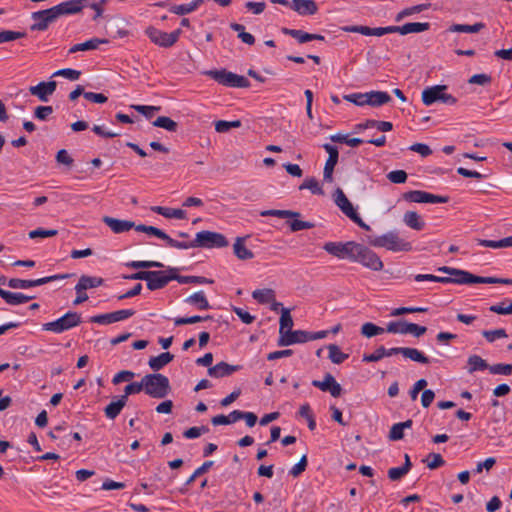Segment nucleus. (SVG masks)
Wrapping results in <instances>:
<instances>
[{
	"instance_id": "1",
	"label": "nucleus",
	"mask_w": 512,
	"mask_h": 512,
	"mask_svg": "<svg viewBox=\"0 0 512 512\" xmlns=\"http://www.w3.org/2000/svg\"><path fill=\"white\" fill-rule=\"evenodd\" d=\"M439 272L448 274V276H435L432 274H417L414 276V280L417 282L432 281L444 284H505L512 285V279L509 278H498V277H483L474 275L466 270L453 268L449 266H441L437 269Z\"/></svg>"
},
{
	"instance_id": "2",
	"label": "nucleus",
	"mask_w": 512,
	"mask_h": 512,
	"mask_svg": "<svg viewBox=\"0 0 512 512\" xmlns=\"http://www.w3.org/2000/svg\"><path fill=\"white\" fill-rule=\"evenodd\" d=\"M65 15L68 14L62 2L49 9L33 12L31 14V18L34 23L31 25L30 29L32 31H45L51 23Z\"/></svg>"
},
{
	"instance_id": "3",
	"label": "nucleus",
	"mask_w": 512,
	"mask_h": 512,
	"mask_svg": "<svg viewBox=\"0 0 512 512\" xmlns=\"http://www.w3.org/2000/svg\"><path fill=\"white\" fill-rule=\"evenodd\" d=\"M369 244L378 248H385L392 252H408L412 250L410 242L400 238L398 233L389 231L381 236L369 238Z\"/></svg>"
},
{
	"instance_id": "4",
	"label": "nucleus",
	"mask_w": 512,
	"mask_h": 512,
	"mask_svg": "<svg viewBox=\"0 0 512 512\" xmlns=\"http://www.w3.org/2000/svg\"><path fill=\"white\" fill-rule=\"evenodd\" d=\"M144 392L152 398L162 399L170 390V382L167 376L160 373L147 374L143 377Z\"/></svg>"
},
{
	"instance_id": "5",
	"label": "nucleus",
	"mask_w": 512,
	"mask_h": 512,
	"mask_svg": "<svg viewBox=\"0 0 512 512\" xmlns=\"http://www.w3.org/2000/svg\"><path fill=\"white\" fill-rule=\"evenodd\" d=\"M351 261L358 262L372 271H381L384 267L381 258L373 250L359 243H356Z\"/></svg>"
},
{
	"instance_id": "6",
	"label": "nucleus",
	"mask_w": 512,
	"mask_h": 512,
	"mask_svg": "<svg viewBox=\"0 0 512 512\" xmlns=\"http://www.w3.org/2000/svg\"><path fill=\"white\" fill-rule=\"evenodd\" d=\"M81 322V315L79 313L68 311L60 318L51 322L44 323L42 325V330L60 334L74 327H77Z\"/></svg>"
},
{
	"instance_id": "7",
	"label": "nucleus",
	"mask_w": 512,
	"mask_h": 512,
	"mask_svg": "<svg viewBox=\"0 0 512 512\" xmlns=\"http://www.w3.org/2000/svg\"><path fill=\"white\" fill-rule=\"evenodd\" d=\"M206 74L226 87L248 88L250 86V82L246 77L227 71L226 69L210 70L207 71Z\"/></svg>"
},
{
	"instance_id": "8",
	"label": "nucleus",
	"mask_w": 512,
	"mask_h": 512,
	"mask_svg": "<svg viewBox=\"0 0 512 512\" xmlns=\"http://www.w3.org/2000/svg\"><path fill=\"white\" fill-rule=\"evenodd\" d=\"M334 201L339 209L359 227L366 231L371 230V227L362 220L341 188L335 190Z\"/></svg>"
},
{
	"instance_id": "9",
	"label": "nucleus",
	"mask_w": 512,
	"mask_h": 512,
	"mask_svg": "<svg viewBox=\"0 0 512 512\" xmlns=\"http://www.w3.org/2000/svg\"><path fill=\"white\" fill-rule=\"evenodd\" d=\"M181 33V29H176L170 33H167L153 26H149L145 30V34L148 36L151 42L163 48L172 47L179 40Z\"/></svg>"
},
{
	"instance_id": "10",
	"label": "nucleus",
	"mask_w": 512,
	"mask_h": 512,
	"mask_svg": "<svg viewBox=\"0 0 512 512\" xmlns=\"http://www.w3.org/2000/svg\"><path fill=\"white\" fill-rule=\"evenodd\" d=\"M196 247L203 248H222L228 246L226 237L218 232L200 231L195 237Z\"/></svg>"
},
{
	"instance_id": "11",
	"label": "nucleus",
	"mask_w": 512,
	"mask_h": 512,
	"mask_svg": "<svg viewBox=\"0 0 512 512\" xmlns=\"http://www.w3.org/2000/svg\"><path fill=\"white\" fill-rule=\"evenodd\" d=\"M386 331L393 334H412L419 338L426 333L427 328L406 320H398L389 322Z\"/></svg>"
},
{
	"instance_id": "12",
	"label": "nucleus",
	"mask_w": 512,
	"mask_h": 512,
	"mask_svg": "<svg viewBox=\"0 0 512 512\" xmlns=\"http://www.w3.org/2000/svg\"><path fill=\"white\" fill-rule=\"evenodd\" d=\"M176 268H169L166 271H149L150 276L146 280L147 288L151 291L164 288L170 281L175 280Z\"/></svg>"
},
{
	"instance_id": "13",
	"label": "nucleus",
	"mask_w": 512,
	"mask_h": 512,
	"mask_svg": "<svg viewBox=\"0 0 512 512\" xmlns=\"http://www.w3.org/2000/svg\"><path fill=\"white\" fill-rule=\"evenodd\" d=\"M402 198L405 201L413 202V203H447L448 197L435 195L422 190H411L403 193Z\"/></svg>"
},
{
	"instance_id": "14",
	"label": "nucleus",
	"mask_w": 512,
	"mask_h": 512,
	"mask_svg": "<svg viewBox=\"0 0 512 512\" xmlns=\"http://www.w3.org/2000/svg\"><path fill=\"white\" fill-rule=\"evenodd\" d=\"M356 246V242L349 241L346 243L342 242H326L323 246V249L340 259L347 258L349 260H352V256L354 253V249Z\"/></svg>"
},
{
	"instance_id": "15",
	"label": "nucleus",
	"mask_w": 512,
	"mask_h": 512,
	"mask_svg": "<svg viewBox=\"0 0 512 512\" xmlns=\"http://www.w3.org/2000/svg\"><path fill=\"white\" fill-rule=\"evenodd\" d=\"M136 311L134 309H122L110 313L95 315L90 321L100 325H109L115 322L126 320L132 317Z\"/></svg>"
},
{
	"instance_id": "16",
	"label": "nucleus",
	"mask_w": 512,
	"mask_h": 512,
	"mask_svg": "<svg viewBox=\"0 0 512 512\" xmlns=\"http://www.w3.org/2000/svg\"><path fill=\"white\" fill-rule=\"evenodd\" d=\"M323 148L328 153V159L325 162L324 170H323V180L325 182L331 183L333 182V172L334 168L339 160V151L338 148L331 144H324Z\"/></svg>"
},
{
	"instance_id": "17",
	"label": "nucleus",
	"mask_w": 512,
	"mask_h": 512,
	"mask_svg": "<svg viewBox=\"0 0 512 512\" xmlns=\"http://www.w3.org/2000/svg\"><path fill=\"white\" fill-rule=\"evenodd\" d=\"M56 81H42L35 86H30L29 92L42 102H47L49 97L56 91Z\"/></svg>"
},
{
	"instance_id": "18",
	"label": "nucleus",
	"mask_w": 512,
	"mask_h": 512,
	"mask_svg": "<svg viewBox=\"0 0 512 512\" xmlns=\"http://www.w3.org/2000/svg\"><path fill=\"white\" fill-rule=\"evenodd\" d=\"M306 342H309L308 331L287 330L283 336H279L277 345L283 347Z\"/></svg>"
},
{
	"instance_id": "19",
	"label": "nucleus",
	"mask_w": 512,
	"mask_h": 512,
	"mask_svg": "<svg viewBox=\"0 0 512 512\" xmlns=\"http://www.w3.org/2000/svg\"><path fill=\"white\" fill-rule=\"evenodd\" d=\"M447 90L446 85H435L428 87L422 92V101L426 106H430L437 101L443 102L445 91Z\"/></svg>"
},
{
	"instance_id": "20",
	"label": "nucleus",
	"mask_w": 512,
	"mask_h": 512,
	"mask_svg": "<svg viewBox=\"0 0 512 512\" xmlns=\"http://www.w3.org/2000/svg\"><path fill=\"white\" fill-rule=\"evenodd\" d=\"M289 7L300 16L314 15L318 11L317 3L314 0H292Z\"/></svg>"
},
{
	"instance_id": "21",
	"label": "nucleus",
	"mask_w": 512,
	"mask_h": 512,
	"mask_svg": "<svg viewBox=\"0 0 512 512\" xmlns=\"http://www.w3.org/2000/svg\"><path fill=\"white\" fill-rule=\"evenodd\" d=\"M242 368L241 365H231L227 362H219L215 366L208 368V375L213 378H223L239 371Z\"/></svg>"
},
{
	"instance_id": "22",
	"label": "nucleus",
	"mask_w": 512,
	"mask_h": 512,
	"mask_svg": "<svg viewBox=\"0 0 512 512\" xmlns=\"http://www.w3.org/2000/svg\"><path fill=\"white\" fill-rule=\"evenodd\" d=\"M104 224H106L115 234L127 232L134 227V222L130 220H121L113 218L111 216H104L102 218Z\"/></svg>"
},
{
	"instance_id": "23",
	"label": "nucleus",
	"mask_w": 512,
	"mask_h": 512,
	"mask_svg": "<svg viewBox=\"0 0 512 512\" xmlns=\"http://www.w3.org/2000/svg\"><path fill=\"white\" fill-rule=\"evenodd\" d=\"M104 283V279L97 276L82 275L75 286L76 292H83L87 289L96 288Z\"/></svg>"
},
{
	"instance_id": "24",
	"label": "nucleus",
	"mask_w": 512,
	"mask_h": 512,
	"mask_svg": "<svg viewBox=\"0 0 512 512\" xmlns=\"http://www.w3.org/2000/svg\"><path fill=\"white\" fill-rule=\"evenodd\" d=\"M127 404L126 396H119L115 401H112L104 408L105 416L108 419L114 420Z\"/></svg>"
},
{
	"instance_id": "25",
	"label": "nucleus",
	"mask_w": 512,
	"mask_h": 512,
	"mask_svg": "<svg viewBox=\"0 0 512 512\" xmlns=\"http://www.w3.org/2000/svg\"><path fill=\"white\" fill-rule=\"evenodd\" d=\"M0 297L9 305H20L34 299V296H28L23 293H14L10 291H0Z\"/></svg>"
},
{
	"instance_id": "26",
	"label": "nucleus",
	"mask_w": 512,
	"mask_h": 512,
	"mask_svg": "<svg viewBox=\"0 0 512 512\" xmlns=\"http://www.w3.org/2000/svg\"><path fill=\"white\" fill-rule=\"evenodd\" d=\"M403 222L406 226L416 231L423 230L426 225L422 217L415 211H407L403 215Z\"/></svg>"
},
{
	"instance_id": "27",
	"label": "nucleus",
	"mask_w": 512,
	"mask_h": 512,
	"mask_svg": "<svg viewBox=\"0 0 512 512\" xmlns=\"http://www.w3.org/2000/svg\"><path fill=\"white\" fill-rule=\"evenodd\" d=\"M391 100V96L386 91H370L368 92L367 105L379 107L389 103Z\"/></svg>"
},
{
	"instance_id": "28",
	"label": "nucleus",
	"mask_w": 512,
	"mask_h": 512,
	"mask_svg": "<svg viewBox=\"0 0 512 512\" xmlns=\"http://www.w3.org/2000/svg\"><path fill=\"white\" fill-rule=\"evenodd\" d=\"M96 0H68L62 2L68 15L77 14L81 12L85 7L91 8V5Z\"/></svg>"
},
{
	"instance_id": "29",
	"label": "nucleus",
	"mask_w": 512,
	"mask_h": 512,
	"mask_svg": "<svg viewBox=\"0 0 512 512\" xmlns=\"http://www.w3.org/2000/svg\"><path fill=\"white\" fill-rule=\"evenodd\" d=\"M174 359V355L170 352H163L158 356L151 357L148 361L149 367L153 371H159Z\"/></svg>"
},
{
	"instance_id": "30",
	"label": "nucleus",
	"mask_w": 512,
	"mask_h": 512,
	"mask_svg": "<svg viewBox=\"0 0 512 512\" xmlns=\"http://www.w3.org/2000/svg\"><path fill=\"white\" fill-rule=\"evenodd\" d=\"M108 40L100 38H92L83 43L73 45L69 49V53H76L78 51H88L98 49L100 44L107 43Z\"/></svg>"
},
{
	"instance_id": "31",
	"label": "nucleus",
	"mask_w": 512,
	"mask_h": 512,
	"mask_svg": "<svg viewBox=\"0 0 512 512\" xmlns=\"http://www.w3.org/2000/svg\"><path fill=\"white\" fill-rule=\"evenodd\" d=\"M245 238L237 237L233 245V252L240 260H249L254 257V253L244 245Z\"/></svg>"
},
{
	"instance_id": "32",
	"label": "nucleus",
	"mask_w": 512,
	"mask_h": 512,
	"mask_svg": "<svg viewBox=\"0 0 512 512\" xmlns=\"http://www.w3.org/2000/svg\"><path fill=\"white\" fill-rule=\"evenodd\" d=\"M490 365L478 355H471L467 359V371L473 374L476 371L489 370Z\"/></svg>"
},
{
	"instance_id": "33",
	"label": "nucleus",
	"mask_w": 512,
	"mask_h": 512,
	"mask_svg": "<svg viewBox=\"0 0 512 512\" xmlns=\"http://www.w3.org/2000/svg\"><path fill=\"white\" fill-rule=\"evenodd\" d=\"M203 2L204 0H193L187 4L172 5L169 11L176 15H186L195 11Z\"/></svg>"
},
{
	"instance_id": "34",
	"label": "nucleus",
	"mask_w": 512,
	"mask_h": 512,
	"mask_svg": "<svg viewBox=\"0 0 512 512\" xmlns=\"http://www.w3.org/2000/svg\"><path fill=\"white\" fill-rule=\"evenodd\" d=\"M186 303L196 305L199 310L210 309V304L206 298L204 291H198L185 299Z\"/></svg>"
},
{
	"instance_id": "35",
	"label": "nucleus",
	"mask_w": 512,
	"mask_h": 512,
	"mask_svg": "<svg viewBox=\"0 0 512 512\" xmlns=\"http://www.w3.org/2000/svg\"><path fill=\"white\" fill-rule=\"evenodd\" d=\"M430 29L428 22H409L401 26L400 35H407L411 33H421Z\"/></svg>"
},
{
	"instance_id": "36",
	"label": "nucleus",
	"mask_w": 512,
	"mask_h": 512,
	"mask_svg": "<svg viewBox=\"0 0 512 512\" xmlns=\"http://www.w3.org/2000/svg\"><path fill=\"white\" fill-rule=\"evenodd\" d=\"M154 212L162 215L165 218L185 219L186 211L182 209L167 208L161 206H155L152 208Z\"/></svg>"
},
{
	"instance_id": "37",
	"label": "nucleus",
	"mask_w": 512,
	"mask_h": 512,
	"mask_svg": "<svg viewBox=\"0 0 512 512\" xmlns=\"http://www.w3.org/2000/svg\"><path fill=\"white\" fill-rule=\"evenodd\" d=\"M485 27L482 22H477L473 25L468 24H453L448 28L449 32L457 33H478Z\"/></svg>"
},
{
	"instance_id": "38",
	"label": "nucleus",
	"mask_w": 512,
	"mask_h": 512,
	"mask_svg": "<svg viewBox=\"0 0 512 512\" xmlns=\"http://www.w3.org/2000/svg\"><path fill=\"white\" fill-rule=\"evenodd\" d=\"M252 297L260 304H268L276 297L275 291L270 288L257 289L253 291Z\"/></svg>"
},
{
	"instance_id": "39",
	"label": "nucleus",
	"mask_w": 512,
	"mask_h": 512,
	"mask_svg": "<svg viewBox=\"0 0 512 512\" xmlns=\"http://www.w3.org/2000/svg\"><path fill=\"white\" fill-rule=\"evenodd\" d=\"M154 127L163 128L169 132H176L178 129V123L167 116H159L152 122Z\"/></svg>"
},
{
	"instance_id": "40",
	"label": "nucleus",
	"mask_w": 512,
	"mask_h": 512,
	"mask_svg": "<svg viewBox=\"0 0 512 512\" xmlns=\"http://www.w3.org/2000/svg\"><path fill=\"white\" fill-rule=\"evenodd\" d=\"M125 266L132 269L163 268L164 265L158 261L133 260L125 263Z\"/></svg>"
},
{
	"instance_id": "41",
	"label": "nucleus",
	"mask_w": 512,
	"mask_h": 512,
	"mask_svg": "<svg viewBox=\"0 0 512 512\" xmlns=\"http://www.w3.org/2000/svg\"><path fill=\"white\" fill-rule=\"evenodd\" d=\"M404 357L421 364H429L431 362L430 359L425 356L422 351L416 348L406 347Z\"/></svg>"
},
{
	"instance_id": "42",
	"label": "nucleus",
	"mask_w": 512,
	"mask_h": 512,
	"mask_svg": "<svg viewBox=\"0 0 512 512\" xmlns=\"http://www.w3.org/2000/svg\"><path fill=\"white\" fill-rule=\"evenodd\" d=\"M230 28L238 32V38L241 39V41L248 45H253L255 43V37L251 34L245 31V27L242 24L239 23H231Z\"/></svg>"
},
{
	"instance_id": "43",
	"label": "nucleus",
	"mask_w": 512,
	"mask_h": 512,
	"mask_svg": "<svg viewBox=\"0 0 512 512\" xmlns=\"http://www.w3.org/2000/svg\"><path fill=\"white\" fill-rule=\"evenodd\" d=\"M175 280L181 284H212L213 280L203 276H182L175 272Z\"/></svg>"
},
{
	"instance_id": "44",
	"label": "nucleus",
	"mask_w": 512,
	"mask_h": 512,
	"mask_svg": "<svg viewBox=\"0 0 512 512\" xmlns=\"http://www.w3.org/2000/svg\"><path fill=\"white\" fill-rule=\"evenodd\" d=\"M293 326V319L290 314V309L282 308L280 317L279 336H283L287 330H291Z\"/></svg>"
},
{
	"instance_id": "45",
	"label": "nucleus",
	"mask_w": 512,
	"mask_h": 512,
	"mask_svg": "<svg viewBox=\"0 0 512 512\" xmlns=\"http://www.w3.org/2000/svg\"><path fill=\"white\" fill-rule=\"evenodd\" d=\"M235 414H238V410H233L232 412H230L229 415L220 414V415L214 416L211 419V423L214 426L229 425V424L235 423V422L239 421L238 416H235Z\"/></svg>"
},
{
	"instance_id": "46",
	"label": "nucleus",
	"mask_w": 512,
	"mask_h": 512,
	"mask_svg": "<svg viewBox=\"0 0 512 512\" xmlns=\"http://www.w3.org/2000/svg\"><path fill=\"white\" fill-rule=\"evenodd\" d=\"M429 7H430V4H419V5L405 8L396 15L395 21L400 22L405 17L420 13L424 10H427Z\"/></svg>"
},
{
	"instance_id": "47",
	"label": "nucleus",
	"mask_w": 512,
	"mask_h": 512,
	"mask_svg": "<svg viewBox=\"0 0 512 512\" xmlns=\"http://www.w3.org/2000/svg\"><path fill=\"white\" fill-rule=\"evenodd\" d=\"M327 349L329 350V359L334 364H341L348 358V354L343 353L336 344H329Z\"/></svg>"
},
{
	"instance_id": "48",
	"label": "nucleus",
	"mask_w": 512,
	"mask_h": 512,
	"mask_svg": "<svg viewBox=\"0 0 512 512\" xmlns=\"http://www.w3.org/2000/svg\"><path fill=\"white\" fill-rule=\"evenodd\" d=\"M386 331V328H382L377 326L372 322H366L361 327V334L367 338L374 337L376 335L383 334Z\"/></svg>"
},
{
	"instance_id": "49",
	"label": "nucleus",
	"mask_w": 512,
	"mask_h": 512,
	"mask_svg": "<svg viewBox=\"0 0 512 512\" xmlns=\"http://www.w3.org/2000/svg\"><path fill=\"white\" fill-rule=\"evenodd\" d=\"M282 32L285 35L295 38L301 44L311 41V33H307L303 30L283 28Z\"/></svg>"
},
{
	"instance_id": "50",
	"label": "nucleus",
	"mask_w": 512,
	"mask_h": 512,
	"mask_svg": "<svg viewBox=\"0 0 512 512\" xmlns=\"http://www.w3.org/2000/svg\"><path fill=\"white\" fill-rule=\"evenodd\" d=\"M329 138L332 142L345 143L351 147H357L364 142L360 138H349V136L346 134H334L331 135Z\"/></svg>"
},
{
	"instance_id": "51",
	"label": "nucleus",
	"mask_w": 512,
	"mask_h": 512,
	"mask_svg": "<svg viewBox=\"0 0 512 512\" xmlns=\"http://www.w3.org/2000/svg\"><path fill=\"white\" fill-rule=\"evenodd\" d=\"M73 275L74 274H70V273L56 274V275H52V276L35 279V280H30V283H31V287H37V286H41V285H44V284H47V283H50V282H53L56 280L67 279V278L72 277Z\"/></svg>"
},
{
	"instance_id": "52",
	"label": "nucleus",
	"mask_w": 512,
	"mask_h": 512,
	"mask_svg": "<svg viewBox=\"0 0 512 512\" xmlns=\"http://www.w3.org/2000/svg\"><path fill=\"white\" fill-rule=\"evenodd\" d=\"M300 190L308 189L312 194L315 195H323L324 191L320 187L318 181L314 177H310L304 180V182L299 186Z\"/></svg>"
},
{
	"instance_id": "53",
	"label": "nucleus",
	"mask_w": 512,
	"mask_h": 512,
	"mask_svg": "<svg viewBox=\"0 0 512 512\" xmlns=\"http://www.w3.org/2000/svg\"><path fill=\"white\" fill-rule=\"evenodd\" d=\"M261 216H275L278 218H297L300 216L299 212L291 210H265L261 212Z\"/></svg>"
},
{
	"instance_id": "54",
	"label": "nucleus",
	"mask_w": 512,
	"mask_h": 512,
	"mask_svg": "<svg viewBox=\"0 0 512 512\" xmlns=\"http://www.w3.org/2000/svg\"><path fill=\"white\" fill-rule=\"evenodd\" d=\"M482 336L489 342L493 343L497 339L507 338L508 334L505 329L499 328L495 330H484L482 331Z\"/></svg>"
},
{
	"instance_id": "55",
	"label": "nucleus",
	"mask_w": 512,
	"mask_h": 512,
	"mask_svg": "<svg viewBox=\"0 0 512 512\" xmlns=\"http://www.w3.org/2000/svg\"><path fill=\"white\" fill-rule=\"evenodd\" d=\"M210 319H212V317L210 315H207V316L194 315L191 317H177L174 319V324L176 326H180V325H186V324H194V323H198V322L206 321V320H210Z\"/></svg>"
},
{
	"instance_id": "56",
	"label": "nucleus",
	"mask_w": 512,
	"mask_h": 512,
	"mask_svg": "<svg viewBox=\"0 0 512 512\" xmlns=\"http://www.w3.org/2000/svg\"><path fill=\"white\" fill-rule=\"evenodd\" d=\"M368 92L366 93H352L343 96V99L351 102L357 106L367 105Z\"/></svg>"
},
{
	"instance_id": "57",
	"label": "nucleus",
	"mask_w": 512,
	"mask_h": 512,
	"mask_svg": "<svg viewBox=\"0 0 512 512\" xmlns=\"http://www.w3.org/2000/svg\"><path fill=\"white\" fill-rule=\"evenodd\" d=\"M489 372L495 375H511L512 374V364L505 363H497L494 365H490Z\"/></svg>"
},
{
	"instance_id": "58",
	"label": "nucleus",
	"mask_w": 512,
	"mask_h": 512,
	"mask_svg": "<svg viewBox=\"0 0 512 512\" xmlns=\"http://www.w3.org/2000/svg\"><path fill=\"white\" fill-rule=\"evenodd\" d=\"M58 234V231L56 229H43V228H37L35 230H32L29 232V238L30 239H36V238H48L53 237Z\"/></svg>"
},
{
	"instance_id": "59",
	"label": "nucleus",
	"mask_w": 512,
	"mask_h": 512,
	"mask_svg": "<svg viewBox=\"0 0 512 512\" xmlns=\"http://www.w3.org/2000/svg\"><path fill=\"white\" fill-rule=\"evenodd\" d=\"M131 108L144 115L147 119H151L155 112H158L160 106H148V105H132Z\"/></svg>"
},
{
	"instance_id": "60",
	"label": "nucleus",
	"mask_w": 512,
	"mask_h": 512,
	"mask_svg": "<svg viewBox=\"0 0 512 512\" xmlns=\"http://www.w3.org/2000/svg\"><path fill=\"white\" fill-rule=\"evenodd\" d=\"M24 32L11 31V30H3L0 31V43L14 41L20 38L25 37Z\"/></svg>"
},
{
	"instance_id": "61",
	"label": "nucleus",
	"mask_w": 512,
	"mask_h": 512,
	"mask_svg": "<svg viewBox=\"0 0 512 512\" xmlns=\"http://www.w3.org/2000/svg\"><path fill=\"white\" fill-rule=\"evenodd\" d=\"M214 462L213 461H205L200 467H198L194 472L193 474L187 479L186 481V484L187 485H190L192 484L195 479L199 476H201L202 474L206 473L209 471V469L213 466Z\"/></svg>"
},
{
	"instance_id": "62",
	"label": "nucleus",
	"mask_w": 512,
	"mask_h": 512,
	"mask_svg": "<svg viewBox=\"0 0 512 512\" xmlns=\"http://www.w3.org/2000/svg\"><path fill=\"white\" fill-rule=\"evenodd\" d=\"M334 382V376L330 373H327L324 376V379L322 381L320 380H313L312 385L321 391L328 392L330 389V386L332 385L331 382Z\"/></svg>"
},
{
	"instance_id": "63",
	"label": "nucleus",
	"mask_w": 512,
	"mask_h": 512,
	"mask_svg": "<svg viewBox=\"0 0 512 512\" xmlns=\"http://www.w3.org/2000/svg\"><path fill=\"white\" fill-rule=\"evenodd\" d=\"M387 178L394 184H402L407 180V173L404 170H393L387 174Z\"/></svg>"
},
{
	"instance_id": "64",
	"label": "nucleus",
	"mask_w": 512,
	"mask_h": 512,
	"mask_svg": "<svg viewBox=\"0 0 512 512\" xmlns=\"http://www.w3.org/2000/svg\"><path fill=\"white\" fill-rule=\"evenodd\" d=\"M489 310L493 313L500 315L512 314V302L509 305H506L505 301L491 305L489 307Z\"/></svg>"
}]
</instances>
